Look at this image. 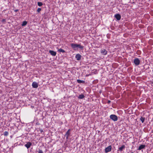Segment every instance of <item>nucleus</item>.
Returning <instances> with one entry per match:
<instances>
[{"label":"nucleus","mask_w":153,"mask_h":153,"mask_svg":"<svg viewBox=\"0 0 153 153\" xmlns=\"http://www.w3.org/2000/svg\"><path fill=\"white\" fill-rule=\"evenodd\" d=\"M1 22L4 23H5L6 22V19H3L1 20Z\"/></svg>","instance_id":"obj_22"},{"label":"nucleus","mask_w":153,"mask_h":153,"mask_svg":"<svg viewBox=\"0 0 153 153\" xmlns=\"http://www.w3.org/2000/svg\"><path fill=\"white\" fill-rule=\"evenodd\" d=\"M42 9L41 8H39L37 10V12L38 13H39L40 11H41Z\"/></svg>","instance_id":"obj_21"},{"label":"nucleus","mask_w":153,"mask_h":153,"mask_svg":"<svg viewBox=\"0 0 153 153\" xmlns=\"http://www.w3.org/2000/svg\"><path fill=\"white\" fill-rule=\"evenodd\" d=\"M81 56L79 54H77L76 55L75 58L77 60H80L81 58Z\"/></svg>","instance_id":"obj_10"},{"label":"nucleus","mask_w":153,"mask_h":153,"mask_svg":"<svg viewBox=\"0 0 153 153\" xmlns=\"http://www.w3.org/2000/svg\"><path fill=\"white\" fill-rule=\"evenodd\" d=\"M151 82L152 84H153V79L151 81Z\"/></svg>","instance_id":"obj_27"},{"label":"nucleus","mask_w":153,"mask_h":153,"mask_svg":"<svg viewBox=\"0 0 153 153\" xmlns=\"http://www.w3.org/2000/svg\"><path fill=\"white\" fill-rule=\"evenodd\" d=\"M145 118L144 117H141L140 118V120L142 122V123H143L145 121Z\"/></svg>","instance_id":"obj_17"},{"label":"nucleus","mask_w":153,"mask_h":153,"mask_svg":"<svg viewBox=\"0 0 153 153\" xmlns=\"http://www.w3.org/2000/svg\"><path fill=\"white\" fill-rule=\"evenodd\" d=\"M146 147V145H140L139 147L138 150H140L141 149H145Z\"/></svg>","instance_id":"obj_12"},{"label":"nucleus","mask_w":153,"mask_h":153,"mask_svg":"<svg viewBox=\"0 0 153 153\" xmlns=\"http://www.w3.org/2000/svg\"><path fill=\"white\" fill-rule=\"evenodd\" d=\"M131 153H134V152H131Z\"/></svg>","instance_id":"obj_29"},{"label":"nucleus","mask_w":153,"mask_h":153,"mask_svg":"<svg viewBox=\"0 0 153 153\" xmlns=\"http://www.w3.org/2000/svg\"><path fill=\"white\" fill-rule=\"evenodd\" d=\"M125 148V145H123L121 147H120L119 148V149L118 150V151H120L121 152L123 149H124Z\"/></svg>","instance_id":"obj_13"},{"label":"nucleus","mask_w":153,"mask_h":153,"mask_svg":"<svg viewBox=\"0 0 153 153\" xmlns=\"http://www.w3.org/2000/svg\"><path fill=\"white\" fill-rule=\"evenodd\" d=\"M101 53L103 55H105L107 54V51L105 49H102L101 50Z\"/></svg>","instance_id":"obj_11"},{"label":"nucleus","mask_w":153,"mask_h":153,"mask_svg":"<svg viewBox=\"0 0 153 153\" xmlns=\"http://www.w3.org/2000/svg\"><path fill=\"white\" fill-rule=\"evenodd\" d=\"M32 86L34 88H37L38 87V84L36 82H34L32 83Z\"/></svg>","instance_id":"obj_8"},{"label":"nucleus","mask_w":153,"mask_h":153,"mask_svg":"<svg viewBox=\"0 0 153 153\" xmlns=\"http://www.w3.org/2000/svg\"><path fill=\"white\" fill-rule=\"evenodd\" d=\"M114 17L117 20H120L121 18V16L118 13H117L115 15Z\"/></svg>","instance_id":"obj_6"},{"label":"nucleus","mask_w":153,"mask_h":153,"mask_svg":"<svg viewBox=\"0 0 153 153\" xmlns=\"http://www.w3.org/2000/svg\"><path fill=\"white\" fill-rule=\"evenodd\" d=\"M38 153H43V151L42 150H39L38 151Z\"/></svg>","instance_id":"obj_24"},{"label":"nucleus","mask_w":153,"mask_h":153,"mask_svg":"<svg viewBox=\"0 0 153 153\" xmlns=\"http://www.w3.org/2000/svg\"><path fill=\"white\" fill-rule=\"evenodd\" d=\"M71 129H69L66 132L65 134L64 135L65 137H66V139L67 140L68 139L69 137L71 136Z\"/></svg>","instance_id":"obj_2"},{"label":"nucleus","mask_w":153,"mask_h":153,"mask_svg":"<svg viewBox=\"0 0 153 153\" xmlns=\"http://www.w3.org/2000/svg\"><path fill=\"white\" fill-rule=\"evenodd\" d=\"M58 51L59 52H62L63 53H65V51L63 50V49H62V48H60L58 50Z\"/></svg>","instance_id":"obj_16"},{"label":"nucleus","mask_w":153,"mask_h":153,"mask_svg":"<svg viewBox=\"0 0 153 153\" xmlns=\"http://www.w3.org/2000/svg\"><path fill=\"white\" fill-rule=\"evenodd\" d=\"M71 48L75 51L78 50L77 48H79L81 50H83L84 48V46L81 45V44H77L71 43Z\"/></svg>","instance_id":"obj_1"},{"label":"nucleus","mask_w":153,"mask_h":153,"mask_svg":"<svg viewBox=\"0 0 153 153\" xmlns=\"http://www.w3.org/2000/svg\"><path fill=\"white\" fill-rule=\"evenodd\" d=\"M84 97H85L84 95L83 94H81L79 95L78 98L80 99H82Z\"/></svg>","instance_id":"obj_15"},{"label":"nucleus","mask_w":153,"mask_h":153,"mask_svg":"<svg viewBox=\"0 0 153 153\" xmlns=\"http://www.w3.org/2000/svg\"><path fill=\"white\" fill-rule=\"evenodd\" d=\"M41 131V132H43V130H41V131Z\"/></svg>","instance_id":"obj_28"},{"label":"nucleus","mask_w":153,"mask_h":153,"mask_svg":"<svg viewBox=\"0 0 153 153\" xmlns=\"http://www.w3.org/2000/svg\"><path fill=\"white\" fill-rule=\"evenodd\" d=\"M18 11H19V10H17H17H14V11H15V12H18Z\"/></svg>","instance_id":"obj_26"},{"label":"nucleus","mask_w":153,"mask_h":153,"mask_svg":"<svg viewBox=\"0 0 153 153\" xmlns=\"http://www.w3.org/2000/svg\"><path fill=\"white\" fill-rule=\"evenodd\" d=\"M37 4L39 6H41L43 4L41 2H38L37 3Z\"/></svg>","instance_id":"obj_20"},{"label":"nucleus","mask_w":153,"mask_h":153,"mask_svg":"<svg viewBox=\"0 0 153 153\" xmlns=\"http://www.w3.org/2000/svg\"><path fill=\"white\" fill-rule=\"evenodd\" d=\"M5 136H7L8 135V132L7 131H5L3 134Z\"/></svg>","instance_id":"obj_19"},{"label":"nucleus","mask_w":153,"mask_h":153,"mask_svg":"<svg viewBox=\"0 0 153 153\" xmlns=\"http://www.w3.org/2000/svg\"><path fill=\"white\" fill-rule=\"evenodd\" d=\"M111 102V101L109 100H108V102H107V103L108 104H109Z\"/></svg>","instance_id":"obj_25"},{"label":"nucleus","mask_w":153,"mask_h":153,"mask_svg":"<svg viewBox=\"0 0 153 153\" xmlns=\"http://www.w3.org/2000/svg\"><path fill=\"white\" fill-rule=\"evenodd\" d=\"M77 81L78 83H85V81H84L81 80L80 79H77Z\"/></svg>","instance_id":"obj_14"},{"label":"nucleus","mask_w":153,"mask_h":153,"mask_svg":"<svg viewBox=\"0 0 153 153\" xmlns=\"http://www.w3.org/2000/svg\"><path fill=\"white\" fill-rule=\"evenodd\" d=\"M111 145L107 147L105 149V152L107 153L111 151Z\"/></svg>","instance_id":"obj_4"},{"label":"nucleus","mask_w":153,"mask_h":153,"mask_svg":"<svg viewBox=\"0 0 153 153\" xmlns=\"http://www.w3.org/2000/svg\"><path fill=\"white\" fill-rule=\"evenodd\" d=\"M140 53H141V52H140V51H137V54L138 55H140Z\"/></svg>","instance_id":"obj_23"},{"label":"nucleus","mask_w":153,"mask_h":153,"mask_svg":"<svg viewBox=\"0 0 153 153\" xmlns=\"http://www.w3.org/2000/svg\"><path fill=\"white\" fill-rule=\"evenodd\" d=\"M111 119L114 121H116L118 120L117 117L115 114H111L110 116Z\"/></svg>","instance_id":"obj_3"},{"label":"nucleus","mask_w":153,"mask_h":153,"mask_svg":"<svg viewBox=\"0 0 153 153\" xmlns=\"http://www.w3.org/2000/svg\"><path fill=\"white\" fill-rule=\"evenodd\" d=\"M134 64L136 65H139L140 63V60L137 58H136L134 59Z\"/></svg>","instance_id":"obj_5"},{"label":"nucleus","mask_w":153,"mask_h":153,"mask_svg":"<svg viewBox=\"0 0 153 153\" xmlns=\"http://www.w3.org/2000/svg\"><path fill=\"white\" fill-rule=\"evenodd\" d=\"M49 53L51 55L53 56H55L56 54V52L52 50H50L49 51Z\"/></svg>","instance_id":"obj_9"},{"label":"nucleus","mask_w":153,"mask_h":153,"mask_svg":"<svg viewBox=\"0 0 153 153\" xmlns=\"http://www.w3.org/2000/svg\"><path fill=\"white\" fill-rule=\"evenodd\" d=\"M31 145L32 143L30 142H28L25 145V146L28 149L30 148Z\"/></svg>","instance_id":"obj_7"},{"label":"nucleus","mask_w":153,"mask_h":153,"mask_svg":"<svg viewBox=\"0 0 153 153\" xmlns=\"http://www.w3.org/2000/svg\"><path fill=\"white\" fill-rule=\"evenodd\" d=\"M27 23V22L26 21H24L23 22L22 24V26H25Z\"/></svg>","instance_id":"obj_18"}]
</instances>
